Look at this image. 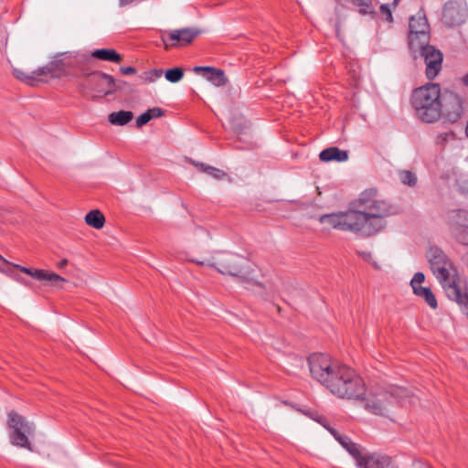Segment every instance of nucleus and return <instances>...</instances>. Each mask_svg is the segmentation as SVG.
I'll return each mask as SVG.
<instances>
[{"label":"nucleus","mask_w":468,"mask_h":468,"mask_svg":"<svg viewBox=\"0 0 468 468\" xmlns=\"http://www.w3.org/2000/svg\"><path fill=\"white\" fill-rule=\"evenodd\" d=\"M133 118L131 111H119L109 114L108 120L113 125L122 126L130 122Z\"/></svg>","instance_id":"nucleus-25"},{"label":"nucleus","mask_w":468,"mask_h":468,"mask_svg":"<svg viewBox=\"0 0 468 468\" xmlns=\"http://www.w3.org/2000/svg\"><path fill=\"white\" fill-rule=\"evenodd\" d=\"M67 264H68V260H67V259H63V260H61V261L58 262V268H63V267H65Z\"/></svg>","instance_id":"nucleus-40"},{"label":"nucleus","mask_w":468,"mask_h":468,"mask_svg":"<svg viewBox=\"0 0 468 468\" xmlns=\"http://www.w3.org/2000/svg\"><path fill=\"white\" fill-rule=\"evenodd\" d=\"M424 280H425V276L422 272H420V271L416 272L410 281V285L412 287V290H414V287H422L420 284L424 282Z\"/></svg>","instance_id":"nucleus-34"},{"label":"nucleus","mask_w":468,"mask_h":468,"mask_svg":"<svg viewBox=\"0 0 468 468\" xmlns=\"http://www.w3.org/2000/svg\"><path fill=\"white\" fill-rule=\"evenodd\" d=\"M308 365L311 376L324 386L338 363L326 354L314 353L308 357Z\"/></svg>","instance_id":"nucleus-12"},{"label":"nucleus","mask_w":468,"mask_h":468,"mask_svg":"<svg viewBox=\"0 0 468 468\" xmlns=\"http://www.w3.org/2000/svg\"><path fill=\"white\" fill-rule=\"evenodd\" d=\"M403 392L399 388H392L390 390L379 389L370 392L366 398H361L365 401V409L375 414L385 416L389 412L390 408L397 402L398 397Z\"/></svg>","instance_id":"nucleus-7"},{"label":"nucleus","mask_w":468,"mask_h":468,"mask_svg":"<svg viewBox=\"0 0 468 468\" xmlns=\"http://www.w3.org/2000/svg\"><path fill=\"white\" fill-rule=\"evenodd\" d=\"M191 261L198 265L214 267L218 271L225 275L238 277L239 279L246 278L248 260L236 253L222 252L218 257L213 260L198 261L192 259Z\"/></svg>","instance_id":"nucleus-6"},{"label":"nucleus","mask_w":468,"mask_h":468,"mask_svg":"<svg viewBox=\"0 0 468 468\" xmlns=\"http://www.w3.org/2000/svg\"><path fill=\"white\" fill-rule=\"evenodd\" d=\"M147 112L152 116V119L161 117L165 114V111L158 107L149 109Z\"/></svg>","instance_id":"nucleus-37"},{"label":"nucleus","mask_w":468,"mask_h":468,"mask_svg":"<svg viewBox=\"0 0 468 468\" xmlns=\"http://www.w3.org/2000/svg\"><path fill=\"white\" fill-rule=\"evenodd\" d=\"M460 190L463 193L468 194V180L462 182V184L460 185Z\"/></svg>","instance_id":"nucleus-39"},{"label":"nucleus","mask_w":468,"mask_h":468,"mask_svg":"<svg viewBox=\"0 0 468 468\" xmlns=\"http://www.w3.org/2000/svg\"><path fill=\"white\" fill-rule=\"evenodd\" d=\"M468 17V7L465 0H449L442 9L441 22L447 27L463 25Z\"/></svg>","instance_id":"nucleus-15"},{"label":"nucleus","mask_w":468,"mask_h":468,"mask_svg":"<svg viewBox=\"0 0 468 468\" xmlns=\"http://www.w3.org/2000/svg\"><path fill=\"white\" fill-rule=\"evenodd\" d=\"M400 181L407 186H414L417 183V176L414 173L409 170H403L399 172Z\"/></svg>","instance_id":"nucleus-31"},{"label":"nucleus","mask_w":468,"mask_h":468,"mask_svg":"<svg viewBox=\"0 0 468 468\" xmlns=\"http://www.w3.org/2000/svg\"><path fill=\"white\" fill-rule=\"evenodd\" d=\"M91 57L103 61L119 63L122 61V56L113 48L95 49Z\"/></svg>","instance_id":"nucleus-23"},{"label":"nucleus","mask_w":468,"mask_h":468,"mask_svg":"<svg viewBox=\"0 0 468 468\" xmlns=\"http://www.w3.org/2000/svg\"><path fill=\"white\" fill-rule=\"evenodd\" d=\"M83 76L89 78L88 87L94 92V96L103 97L113 94L116 90H121L119 83L125 84L124 81L117 82L112 75L101 71L88 72L85 70Z\"/></svg>","instance_id":"nucleus-10"},{"label":"nucleus","mask_w":468,"mask_h":468,"mask_svg":"<svg viewBox=\"0 0 468 468\" xmlns=\"http://www.w3.org/2000/svg\"><path fill=\"white\" fill-rule=\"evenodd\" d=\"M14 267L37 281L47 282L51 285H56L59 282H66V280L60 275L42 269H32L21 265H14Z\"/></svg>","instance_id":"nucleus-19"},{"label":"nucleus","mask_w":468,"mask_h":468,"mask_svg":"<svg viewBox=\"0 0 468 468\" xmlns=\"http://www.w3.org/2000/svg\"><path fill=\"white\" fill-rule=\"evenodd\" d=\"M463 84L468 87V71L467 74H465L462 79Z\"/></svg>","instance_id":"nucleus-41"},{"label":"nucleus","mask_w":468,"mask_h":468,"mask_svg":"<svg viewBox=\"0 0 468 468\" xmlns=\"http://www.w3.org/2000/svg\"><path fill=\"white\" fill-rule=\"evenodd\" d=\"M14 265L16 264L9 262L0 254V272L5 273L20 283L27 284L25 279L16 272L15 270L17 269L15 268Z\"/></svg>","instance_id":"nucleus-24"},{"label":"nucleus","mask_w":468,"mask_h":468,"mask_svg":"<svg viewBox=\"0 0 468 468\" xmlns=\"http://www.w3.org/2000/svg\"><path fill=\"white\" fill-rule=\"evenodd\" d=\"M427 259L447 297L458 304H468V290L460 285L457 270L445 252L441 248L432 246L427 253Z\"/></svg>","instance_id":"nucleus-2"},{"label":"nucleus","mask_w":468,"mask_h":468,"mask_svg":"<svg viewBox=\"0 0 468 468\" xmlns=\"http://www.w3.org/2000/svg\"><path fill=\"white\" fill-rule=\"evenodd\" d=\"M448 137V133H441L438 136V139H441V141H446Z\"/></svg>","instance_id":"nucleus-42"},{"label":"nucleus","mask_w":468,"mask_h":468,"mask_svg":"<svg viewBox=\"0 0 468 468\" xmlns=\"http://www.w3.org/2000/svg\"><path fill=\"white\" fill-rule=\"evenodd\" d=\"M409 46L410 49L420 48V45L430 42V26L424 13L420 12L418 16L410 18Z\"/></svg>","instance_id":"nucleus-13"},{"label":"nucleus","mask_w":468,"mask_h":468,"mask_svg":"<svg viewBox=\"0 0 468 468\" xmlns=\"http://www.w3.org/2000/svg\"><path fill=\"white\" fill-rule=\"evenodd\" d=\"M89 61L88 55L66 51L54 55L50 60V66L54 67L58 79L62 77L74 79L83 76L86 70L85 66Z\"/></svg>","instance_id":"nucleus-5"},{"label":"nucleus","mask_w":468,"mask_h":468,"mask_svg":"<svg viewBox=\"0 0 468 468\" xmlns=\"http://www.w3.org/2000/svg\"><path fill=\"white\" fill-rule=\"evenodd\" d=\"M413 51L420 50L426 66L425 74L428 80H434L442 68L443 55L441 50L434 46L424 44L420 48H415Z\"/></svg>","instance_id":"nucleus-16"},{"label":"nucleus","mask_w":468,"mask_h":468,"mask_svg":"<svg viewBox=\"0 0 468 468\" xmlns=\"http://www.w3.org/2000/svg\"><path fill=\"white\" fill-rule=\"evenodd\" d=\"M85 222L96 229H101L104 226L105 218L100 210L94 209L86 215Z\"/></svg>","instance_id":"nucleus-27"},{"label":"nucleus","mask_w":468,"mask_h":468,"mask_svg":"<svg viewBox=\"0 0 468 468\" xmlns=\"http://www.w3.org/2000/svg\"><path fill=\"white\" fill-rule=\"evenodd\" d=\"M357 254L366 261L369 262L372 264V266L376 269V270H379L380 269V266L378 264L377 261H373L372 260V254L371 252L369 251H360V250H357Z\"/></svg>","instance_id":"nucleus-33"},{"label":"nucleus","mask_w":468,"mask_h":468,"mask_svg":"<svg viewBox=\"0 0 468 468\" xmlns=\"http://www.w3.org/2000/svg\"><path fill=\"white\" fill-rule=\"evenodd\" d=\"M165 79L172 83L180 81L184 77V69L182 68L169 69L165 72Z\"/></svg>","instance_id":"nucleus-30"},{"label":"nucleus","mask_w":468,"mask_h":468,"mask_svg":"<svg viewBox=\"0 0 468 468\" xmlns=\"http://www.w3.org/2000/svg\"><path fill=\"white\" fill-rule=\"evenodd\" d=\"M447 225L452 238L457 243L468 247V210L459 208L449 211Z\"/></svg>","instance_id":"nucleus-11"},{"label":"nucleus","mask_w":468,"mask_h":468,"mask_svg":"<svg viewBox=\"0 0 468 468\" xmlns=\"http://www.w3.org/2000/svg\"><path fill=\"white\" fill-rule=\"evenodd\" d=\"M380 12L383 16H386V20L388 21V22H392L393 20V17H392V13H391V10H390V7H389V5L388 4H383L380 5Z\"/></svg>","instance_id":"nucleus-36"},{"label":"nucleus","mask_w":468,"mask_h":468,"mask_svg":"<svg viewBox=\"0 0 468 468\" xmlns=\"http://www.w3.org/2000/svg\"><path fill=\"white\" fill-rule=\"evenodd\" d=\"M200 33L199 29L190 27L170 30L162 35V40L166 48L185 47L189 45Z\"/></svg>","instance_id":"nucleus-18"},{"label":"nucleus","mask_w":468,"mask_h":468,"mask_svg":"<svg viewBox=\"0 0 468 468\" xmlns=\"http://www.w3.org/2000/svg\"><path fill=\"white\" fill-rule=\"evenodd\" d=\"M315 420L321 423L339 442V444L355 459L356 464L359 468L369 453L365 452V449L360 444L354 442L348 436L343 435L333 427L326 425L324 423L326 421L324 417L321 416Z\"/></svg>","instance_id":"nucleus-14"},{"label":"nucleus","mask_w":468,"mask_h":468,"mask_svg":"<svg viewBox=\"0 0 468 468\" xmlns=\"http://www.w3.org/2000/svg\"><path fill=\"white\" fill-rule=\"evenodd\" d=\"M319 158L323 162H345L348 159V153L346 150L333 146L323 150L319 154Z\"/></svg>","instance_id":"nucleus-22"},{"label":"nucleus","mask_w":468,"mask_h":468,"mask_svg":"<svg viewBox=\"0 0 468 468\" xmlns=\"http://www.w3.org/2000/svg\"><path fill=\"white\" fill-rule=\"evenodd\" d=\"M352 4L358 7L361 15L374 14L372 0H352Z\"/></svg>","instance_id":"nucleus-29"},{"label":"nucleus","mask_w":468,"mask_h":468,"mask_svg":"<svg viewBox=\"0 0 468 468\" xmlns=\"http://www.w3.org/2000/svg\"><path fill=\"white\" fill-rule=\"evenodd\" d=\"M332 394L347 399H360L366 393L363 379L351 367L338 364L324 383Z\"/></svg>","instance_id":"nucleus-3"},{"label":"nucleus","mask_w":468,"mask_h":468,"mask_svg":"<svg viewBox=\"0 0 468 468\" xmlns=\"http://www.w3.org/2000/svg\"><path fill=\"white\" fill-rule=\"evenodd\" d=\"M194 71L197 73L205 71L206 79L218 87L224 86L228 82V79L225 75V72L219 69L212 67L197 66L194 68Z\"/></svg>","instance_id":"nucleus-21"},{"label":"nucleus","mask_w":468,"mask_h":468,"mask_svg":"<svg viewBox=\"0 0 468 468\" xmlns=\"http://www.w3.org/2000/svg\"><path fill=\"white\" fill-rule=\"evenodd\" d=\"M14 75L20 81L32 87L38 86L40 83L48 82L49 79H58L54 67L50 66V61L47 65L39 67L30 73H25L22 70L14 69Z\"/></svg>","instance_id":"nucleus-17"},{"label":"nucleus","mask_w":468,"mask_h":468,"mask_svg":"<svg viewBox=\"0 0 468 468\" xmlns=\"http://www.w3.org/2000/svg\"><path fill=\"white\" fill-rule=\"evenodd\" d=\"M413 292L423 298L431 308L436 309L438 307L436 297L429 287H414Z\"/></svg>","instance_id":"nucleus-26"},{"label":"nucleus","mask_w":468,"mask_h":468,"mask_svg":"<svg viewBox=\"0 0 468 468\" xmlns=\"http://www.w3.org/2000/svg\"><path fill=\"white\" fill-rule=\"evenodd\" d=\"M399 1L400 0H393V3H392L393 6L396 7L399 5Z\"/></svg>","instance_id":"nucleus-43"},{"label":"nucleus","mask_w":468,"mask_h":468,"mask_svg":"<svg viewBox=\"0 0 468 468\" xmlns=\"http://www.w3.org/2000/svg\"><path fill=\"white\" fill-rule=\"evenodd\" d=\"M164 71L160 69H154L150 71L144 72V80L149 82H154L162 77Z\"/></svg>","instance_id":"nucleus-32"},{"label":"nucleus","mask_w":468,"mask_h":468,"mask_svg":"<svg viewBox=\"0 0 468 468\" xmlns=\"http://www.w3.org/2000/svg\"><path fill=\"white\" fill-rule=\"evenodd\" d=\"M152 120V116L148 113L146 111L145 112L142 113L138 118L136 119V125L137 127L141 128L146 123H148Z\"/></svg>","instance_id":"nucleus-35"},{"label":"nucleus","mask_w":468,"mask_h":468,"mask_svg":"<svg viewBox=\"0 0 468 468\" xmlns=\"http://www.w3.org/2000/svg\"><path fill=\"white\" fill-rule=\"evenodd\" d=\"M440 96L441 87L438 83H428L413 90L410 103L421 122L432 123L440 120Z\"/></svg>","instance_id":"nucleus-4"},{"label":"nucleus","mask_w":468,"mask_h":468,"mask_svg":"<svg viewBox=\"0 0 468 468\" xmlns=\"http://www.w3.org/2000/svg\"><path fill=\"white\" fill-rule=\"evenodd\" d=\"M8 427L11 429L10 442L16 447L32 451L28 436L35 431V426L27 421L22 415L12 410L8 413Z\"/></svg>","instance_id":"nucleus-8"},{"label":"nucleus","mask_w":468,"mask_h":468,"mask_svg":"<svg viewBox=\"0 0 468 468\" xmlns=\"http://www.w3.org/2000/svg\"><path fill=\"white\" fill-rule=\"evenodd\" d=\"M355 204L361 209L324 214L319 217L320 223L335 229L372 237L386 228V218L398 213L396 207L381 198L376 187L362 191Z\"/></svg>","instance_id":"nucleus-1"},{"label":"nucleus","mask_w":468,"mask_h":468,"mask_svg":"<svg viewBox=\"0 0 468 468\" xmlns=\"http://www.w3.org/2000/svg\"><path fill=\"white\" fill-rule=\"evenodd\" d=\"M465 100L463 95L449 89H441L439 106L440 118L450 122H456L464 112Z\"/></svg>","instance_id":"nucleus-9"},{"label":"nucleus","mask_w":468,"mask_h":468,"mask_svg":"<svg viewBox=\"0 0 468 468\" xmlns=\"http://www.w3.org/2000/svg\"><path fill=\"white\" fill-rule=\"evenodd\" d=\"M120 71L123 75H134L137 72L136 69L133 67H121Z\"/></svg>","instance_id":"nucleus-38"},{"label":"nucleus","mask_w":468,"mask_h":468,"mask_svg":"<svg viewBox=\"0 0 468 468\" xmlns=\"http://www.w3.org/2000/svg\"><path fill=\"white\" fill-rule=\"evenodd\" d=\"M359 468H399V465L390 456L373 452L366 457Z\"/></svg>","instance_id":"nucleus-20"},{"label":"nucleus","mask_w":468,"mask_h":468,"mask_svg":"<svg viewBox=\"0 0 468 468\" xmlns=\"http://www.w3.org/2000/svg\"><path fill=\"white\" fill-rule=\"evenodd\" d=\"M195 165L198 168L199 171L207 174L217 180H222L226 176H228L227 173L221 169L216 168L214 166L206 165L204 163H196Z\"/></svg>","instance_id":"nucleus-28"}]
</instances>
